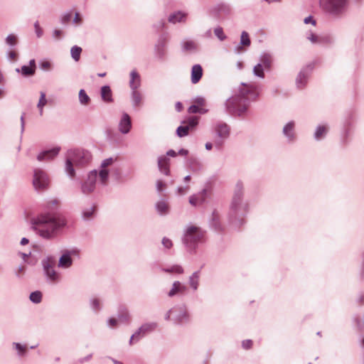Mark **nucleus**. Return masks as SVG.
<instances>
[{
	"label": "nucleus",
	"mask_w": 364,
	"mask_h": 364,
	"mask_svg": "<svg viewBox=\"0 0 364 364\" xmlns=\"http://www.w3.org/2000/svg\"><path fill=\"white\" fill-rule=\"evenodd\" d=\"M97 177V171L96 170L91 171L88 173L87 180L81 184V191L82 193L88 195L94 191Z\"/></svg>",
	"instance_id": "nucleus-11"
},
{
	"label": "nucleus",
	"mask_w": 364,
	"mask_h": 364,
	"mask_svg": "<svg viewBox=\"0 0 364 364\" xmlns=\"http://www.w3.org/2000/svg\"><path fill=\"white\" fill-rule=\"evenodd\" d=\"M30 300L34 304H38L42 300V294L39 291H36L30 294Z\"/></svg>",
	"instance_id": "nucleus-38"
},
{
	"label": "nucleus",
	"mask_w": 364,
	"mask_h": 364,
	"mask_svg": "<svg viewBox=\"0 0 364 364\" xmlns=\"http://www.w3.org/2000/svg\"><path fill=\"white\" fill-rule=\"evenodd\" d=\"M172 320L174 323L181 325L190 321V315L185 305H178L174 306V313Z\"/></svg>",
	"instance_id": "nucleus-10"
},
{
	"label": "nucleus",
	"mask_w": 364,
	"mask_h": 364,
	"mask_svg": "<svg viewBox=\"0 0 364 364\" xmlns=\"http://www.w3.org/2000/svg\"><path fill=\"white\" fill-rule=\"evenodd\" d=\"M49 182V177L43 170L40 168L34 170L33 184L36 190H44L47 188Z\"/></svg>",
	"instance_id": "nucleus-8"
},
{
	"label": "nucleus",
	"mask_w": 364,
	"mask_h": 364,
	"mask_svg": "<svg viewBox=\"0 0 364 364\" xmlns=\"http://www.w3.org/2000/svg\"><path fill=\"white\" fill-rule=\"evenodd\" d=\"M198 124V117H189L182 122V124L176 129V134L179 137H184L188 135L189 132L193 130Z\"/></svg>",
	"instance_id": "nucleus-9"
},
{
	"label": "nucleus",
	"mask_w": 364,
	"mask_h": 364,
	"mask_svg": "<svg viewBox=\"0 0 364 364\" xmlns=\"http://www.w3.org/2000/svg\"><path fill=\"white\" fill-rule=\"evenodd\" d=\"M157 212L162 215H167L169 212V205L166 200H161L156 203Z\"/></svg>",
	"instance_id": "nucleus-24"
},
{
	"label": "nucleus",
	"mask_w": 364,
	"mask_h": 364,
	"mask_svg": "<svg viewBox=\"0 0 364 364\" xmlns=\"http://www.w3.org/2000/svg\"><path fill=\"white\" fill-rule=\"evenodd\" d=\"M90 305L95 311H99L101 309V302L98 298H92L90 299Z\"/></svg>",
	"instance_id": "nucleus-40"
},
{
	"label": "nucleus",
	"mask_w": 364,
	"mask_h": 364,
	"mask_svg": "<svg viewBox=\"0 0 364 364\" xmlns=\"http://www.w3.org/2000/svg\"><path fill=\"white\" fill-rule=\"evenodd\" d=\"M173 313H174V306L166 312V314H165V319L166 321H169L171 319L172 320Z\"/></svg>",
	"instance_id": "nucleus-55"
},
{
	"label": "nucleus",
	"mask_w": 364,
	"mask_h": 364,
	"mask_svg": "<svg viewBox=\"0 0 364 364\" xmlns=\"http://www.w3.org/2000/svg\"><path fill=\"white\" fill-rule=\"evenodd\" d=\"M169 164L170 159L166 156L162 155L158 158V166L159 171L166 176L169 175L170 173Z\"/></svg>",
	"instance_id": "nucleus-20"
},
{
	"label": "nucleus",
	"mask_w": 364,
	"mask_h": 364,
	"mask_svg": "<svg viewBox=\"0 0 364 364\" xmlns=\"http://www.w3.org/2000/svg\"><path fill=\"white\" fill-rule=\"evenodd\" d=\"M63 218L56 214L45 213L31 221V228L45 239L53 238L58 231L65 225Z\"/></svg>",
	"instance_id": "nucleus-1"
},
{
	"label": "nucleus",
	"mask_w": 364,
	"mask_h": 364,
	"mask_svg": "<svg viewBox=\"0 0 364 364\" xmlns=\"http://www.w3.org/2000/svg\"><path fill=\"white\" fill-rule=\"evenodd\" d=\"M252 341L251 340H246V341H242V347L245 348V349H249L251 348L252 346Z\"/></svg>",
	"instance_id": "nucleus-59"
},
{
	"label": "nucleus",
	"mask_w": 364,
	"mask_h": 364,
	"mask_svg": "<svg viewBox=\"0 0 364 364\" xmlns=\"http://www.w3.org/2000/svg\"><path fill=\"white\" fill-rule=\"evenodd\" d=\"M42 264L47 277L53 282L58 281L59 275L54 269V262L50 259H45L42 261Z\"/></svg>",
	"instance_id": "nucleus-12"
},
{
	"label": "nucleus",
	"mask_w": 364,
	"mask_h": 364,
	"mask_svg": "<svg viewBox=\"0 0 364 364\" xmlns=\"http://www.w3.org/2000/svg\"><path fill=\"white\" fill-rule=\"evenodd\" d=\"M130 77L131 79L129 83L131 88L132 90L137 89L140 85V76L139 73L136 71L133 70L130 74Z\"/></svg>",
	"instance_id": "nucleus-28"
},
{
	"label": "nucleus",
	"mask_w": 364,
	"mask_h": 364,
	"mask_svg": "<svg viewBox=\"0 0 364 364\" xmlns=\"http://www.w3.org/2000/svg\"><path fill=\"white\" fill-rule=\"evenodd\" d=\"M188 189H189L188 186L178 187L177 188V193L178 195H184L185 193H186L188 192Z\"/></svg>",
	"instance_id": "nucleus-56"
},
{
	"label": "nucleus",
	"mask_w": 364,
	"mask_h": 364,
	"mask_svg": "<svg viewBox=\"0 0 364 364\" xmlns=\"http://www.w3.org/2000/svg\"><path fill=\"white\" fill-rule=\"evenodd\" d=\"M40 66L44 70H49L51 68V63L48 60H44L41 63Z\"/></svg>",
	"instance_id": "nucleus-51"
},
{
	"label": "nucleus",
	"mask_w": 364,
	"mask_h": 364,
	"mask_svg": "<svg viewBox=\"0 0 364 364\" xmlns=\"http://www.w3.org/2000/svg\"><path fill=\"white\" fill-rule=\"evenodd\" d=\"M6 41L8 44L14 46L17 43L18 40L16 36L11 34L6 38Z\"/></svg>",
	"instance_id": "nucleus-47"
},
{
	"label": "nucleus",
	"mask_w": 364,
	"mask_h": 364,
	"mask_svg": "<svg viewBox=\"0 0 364 364\" xmlns=\"http://www.w3.org/2000/svg\"><path fill=\"white\" fill-rule=\"evenodd\" d=\"M73 255H78V250H65L59 259L58 267L64 269L71 267L73 264V259L71 257Z\"/></svg>",
	"instance_id": "nucleus-13"
},
{
	"label": "nucleus",
	"mask_w": 364,
	"mask_h": 364,
	"mask_svg": "<svg viewBox=\"0 0 364 364\" xmlns=\"http://www.w3.org/2000/svg\"><path fill=\"white\" fill-rule=\"evenodd\" d=\"M186 18V14L181 13V12H177L172 15H171L168 18V21L173 23H176V22H181L184 21Z\"/></svg>",
	"instance_id": "nucleus-30"
},
{
	"label": "nucleus",
	"mask_w": 364,
	"mask_h": 364,
	"mask_svg": "<svg viewBox=\"0 0 364 364\" xmlns=\"http://www.w3.org/2000/svg\"><path fill=\"white\" fill-rule=\"evenodd\" d=\"M34 27L37 36L40 38L43 35V29L41 28L38 21L34 23Z\"/></svg>",
	"instance_id": "nucleus-52"
},
{
	"label": "nucleus",
	"mask_w": 364,
	"mask_h": 364,
	"mask_svg": "<svg viewBox=\"0 0 364 364\" xmlns=\"http://www.w3.org/2000/svg\"><path fill=\"white\" fill-rule=\"evenodd\" d=\"M204 232L193 225H188L184 230L183 243L188 251H194L203 242Z\"/></svg>",
	"instance_id": "nucleus-4"
},
{
	"label": "nucleus",
	"mask_w": 364,
	"mask_h": 364,
	"mask_svg": "<svg viewBox=\"0 0 364 364\" xmlns=\"http://www.w3.org/2000/svg\"><path fill=\"white\" fill-rule=\"evenodd\" d=\"M132 100L134 106H139L142 101V95L141 92H132Z\"/></svg>",
	"instance_id": "nucleus-39"
},
{
	"label": "nucleus",
	"mask_w": 364,
	"mask_h": 364,
	"mask_svg": "<svg viewBox=\"0 0 364 364\" xmlns=\"http://www.w3.org/2000/svg\"><path fill=\"white\" fill-rule=\"evenodd\" d=\"M91 154L85 150H70L68 152L65 161V171L71 178L75 175L74 165L76 166H84L91 161Z\"/></svg>",
	"instance_id": "nucleus-2"
},
{
	"label": "nucleus",
	"mask_w": 364,
	"mask_h": 364,
	"mask_svg": "<svg viewBox=\"0 0 364 364\" xmlns=\"http://www.w3.org/2000/svg\"><path fill=\"white\" fill-rule=\"evenodd\" d=\"M95 209H96V206L95 205H92V206L89 207V208H85L82 210V218L84 220H90V219H91L93 217L94 214H95Z\"/></svg>",
	"instance_id": "nucleus-31"
},
{
	"label": "nucleus",
	"mask_w": 364,
	"mask_h": 364,
	"mask_svg": "<svg viewBox=\"0 0 364 364\" xmlns=\"http://www.w3.org/2000/svg\"><path fill=\"white\" fill-rule=\"evenodd\" d=\"M161 270L166 273H176V274H182L183 273V269L180 265H173L169 268H162Z\"/></svg>",
	"instance_id": "nucleus-35"
},
{
	"label": "nucleus",
	"mask_w": 364,
	"mask_h": 364,
	"mask_svg": "<svg viewBox=\"0 0 364 364\" xmlns=\"http://www.w3.org/2000/svg\"><path fill=\"white\" fill-rule=\"evenodd\" d=\"M73 21L75 24H80L82 23V18L79 13H75Z\"/></svg>",
	"instance_id": "nucleus-62"
},
{
	"label": "nucleus",
	"mask_w": 364,
	"mask_h": 364,
	"mask_svg": "<svg viewBox=\"0 0 364 364\" xmlns=\"http://www.w3.org/2000/svg\"><path fill=\"white\" fill-rule=\"evenodd\" d=\"M248 94L257 95L258 92H237L226 101L227 111L238 116L245 113L249 105Z\"/></svg>",
	"instance_id": "nucleus-3"
},
{
	"label": "nucleus",
	"mask_w": 364,
	"mask_h": 364,
	"mask_svg": "<svg viewBox=\"0 0 364 364\" xmlns=\"http://www.w3.org/2000/svg\"><path fill=\"white\" fill-rule=\"evenodd\" d=\"M72 17V13H67L65 15H63L61 18V22L64 24L68 23Z\"/></svg>",
	"instance_id": "nucleus-54"
},
{
	"label": "nucleus",
	"mask_w": 364,
	"mask_h": 364,
	"mask_svg": "<svg viewBox=\"0 0 364 364\" xmlns=\"http://www.w3.org/2000/svg\"><path fill=\"white\" fill-rule=\"evenodd\" d=\"M244 186L242 181H237L230 205L231 217L237 218L247 210V205L242 201Z\"/></svg>",
	"instance_id": "nucleus-5"
},
{
	"label": "nucleus",
	"mask_w": 364,
	"mask_h": 364,
	"mask_svg": "<svg viewBox=\"0 0 364 364\" xmlns=\"http://www.w3.org/2000/svg\"><path fill=\"white\" fill-rule=\"evenodd\" d=\"M189 168L194 173H200L204 169L203 163L196 157H190L188 159Z\"/></svg>",
	"instance_id": "nucleus-21"
},
{
	"label": "nucleus",
	"mask_w": 364,
	"mask_h": 364,
	"mask_svg": "<svg viewBox=\"0 0 364 364\" xmlns=\"http://www.w3.org/2000/svg\"><path fill=\"white\" fill-rule=\"evenodd\" d=\"M207 196L208 190L204 188L198 193L190 196L189 203L193 206L201 205L205 201Z\"/></svg>",
	"instance_id": "nucleus-17"
},
{
	"label": "nucleus",
	"mask_w": 364,
	"mask_h": 364,
	"mask_svg": "<svg viewBox=\"0 0 364 364\" xmlns=\"http://www.w3.org/2000/svg\"><path fill=\"white\" fill-rule=\"evenodd\" d=\"M240 43L242 46H249L250 45L249 34L246 31H243L242 33Z\"/></svg>",
	"instance_id": "nucleus-42"
},
{
	"label": "nucleus",
	"mask_w": 364,
	"mask_h": 364,
	"mask_svg": "<svg viewBox=\"0 0 364 364\" xmlns=\"http://www.w3.org/2000/svg\"><path fill=\"white\" fill-rule=\"evenodd\" d=\"M9 56L11 60H15L17 58V53L14 50H11L9 52Z\"/></svg>",
	"instance_id": "nucleus-64"
},
{
	"label": "nucleus",
	"mask_w": 364,
	"mask_h": 364,
	"mask_svg": "<svg viewBox=\"0 0 364 364\" xmlns=\"http://www.w3.org/2000/svg\"><path fill=\"white\" fill-rule=\"evenodd\" d=\"M305 23H311L313 25H316V21L312 18L311 16H308L304 19Z\"/></svg>",
	"instance_id": "nucleus-63"
},
{
	"label": "nucleus",
	"mask_w": 364,
	"mask_h": 364,
	"mask_svg": "<svg viewBox=\"0 0 364 364\" xmlns=\"http://www.w3.org/2000/svg\"><path fill=\"white\" fill-rule=\"evenodd\" d=\"M200 271L193 272L188 279V284L193 291H196L199 286Z\"/></svg>",
	"instance_id": "nucleus-23"
},
{
	"label": "nucleus",
	"mask_w": 364,
	"mask_h": 364,
	"mask_svg": "<svg viewBox=\"0 0 364 364\" xmlns=\"http://www.w3.org/2000/svg\"><path fill=\"white\" fill-rule=\"evenodd\" d=\"M214 33L220 41H223L226 37L223 33V28L220 27L215 28Z\"/></svg>",
	"instance_id": "nucleus-46"
},
{
	"label": "nucleus",
	"mask_w": 364,
	"mask_h": 364,
	"mask_svg": "<svg viewBox=\"0 0 364 364\" xmlns=\"http://www.w3.org/2000/svg\"><path fill=\"white\" fill-rule=\"evenodd\" d=\"M183 48L186 52H192L196 50L197 44L193 41H186L183 43Z\"/></svg>",
	"instance_id": "nucleus-32"
},
{
	"label": "nucleus",
	"mask_w": 364,
	"mask_h": 364,
	"mask_svg": "<svg viewBox=\"0 0 364 364\" xmlns=\"http://www.w3.org/2000/svg\"><path fill=\"white\" fill-rule=\"evenodd\" d=\"M284 136L287 139L288 142L291 143L296 139L295 122L290 121L287 123L282 129Z\"/></svg>",
	"instance_id": "nucleus-14"
},
{
	"label": "nucleus",
	"mask_w": 364,
	"mask_h": 364,
	"mask_svg": "<svg viewBox=\"0 0 364 364\" xmlns=\"http://www.w3.org/2000/svg\"><path fill=\"white\" fill-rule=\"evenodd\" d=\"M48 103H52V101L46 100L45 93L41 92V97L37 105V107L39 109L40 115L43 114V108Z\"/></svg>",
	"instance_id": "nucleus-33"
},
{
	"label": "nucleus",
	"mask_w": 364,
	"mask_h": 364,
	"mask_svg": "<svg viewBox=\"0 0 364 364\" xmlns=\"http://www.w3.org/2000/svg\"><path fill=\"white\" fill-rule=\"evenodd\" d=\"M114 162V159L110 157L105 159L101 164V168H107V166H111Z\"/></svg>",
	"instance_id": "nucleus-48"
},
{
	"label": "nucleus",
	"mask_w": 364,
	"mask_h": 364,
	"mask_svg": "<svg viewBox=\"0 0 364 364\" xmlns=\"http://www.w3.org/2000/svg\"><path fill=\"white\" fill-rule=\"evenodd\" d=\"M36 71V62L35 60L30 61L29 66L23 65L21 67V73L24 76H31L34 75Z\"/></svg>",
	"instance_id": "nucleus-26"
},
{
	"label": "nucleus",
	"mask_w": 364,
	"mask_h": 364,
	"mask_svg": "<svg viewBox=\"0 0 364 364\" xmlns=\"http://www.w3.org/2000/svg\"><path fill=\"white\" fill-rule=\"evenodd\" d=\"M306 38L314 44L323 43L328 41L327 37L319 36L312 32H309L306 34Z\"/></svg>",
	"instance_id": "nucleus-25"
},
{
	"label": "nucleus",
	"mask_w": 364,
	"mask_h": 364,
	"mask_svg": "<svg viewBox=\"0 0 364 364\" xmlns=\"http://www.w3.org/2000/svg\"><path fill=\"white\" fill-rule=\"evenodd\" d=\"M188 111L189 113H192V114H195V113L205 114L206 112H208V109L206 108L198 107V105H196L195 104L190 106Z\"/></svg>",
	"instance_id": "nucleus-36"
},
{
	"label": "nucleus",
	"mask_w": 364,
	"mask_h": 364,
	"mask_svg": "<svg viewBox=\"0 0 364 364\" xmlns=\"http://www.w3.org/2000/svg\"><path fill=\"white\" fill-rule=\"evenodd\" d=\"M132 128V121L129 115L123 113L122 118L119 122V130L123 134H127L130 132Z\"/></svg>",
	"instance_id": "nucleus-15"
},
{
	"label": "nucleus",
	"mask_w": 364,
	"mask_h": 364,
	"mask_svg": "<svg viewBox=\"0 0 364 364\" xmlns=\"http://www.w3.org/2000/svg\"><path fill=\"white\" fill-rule=\"evenodd\" d=\"M102 100L105 102L112 101V92H100Z\"/></svg>",
	"instance_id": "nucleus-53"
},
{
	"label": "nucleus",
	"mask_w": 364,
	"mask_h": 364,
	"mask_svg": "<svg viewBox=\"0 0 364 364\" xmlns=\"http://www.w3.org/2000/svg\"><path fill=\"white\" fill-rule=\"evenodd\" d=\"M161 242H162V245H164V247L166 249H170L173 246L172 241L167 237H164L162 239Z\"/></svg>",
	"instance_id": "nucleus-49"
},
{
	"label": "nucleus",
	"mask_w": 364,
	"mask_h": 364,
	"mask_svg": "<svg viewBox=\"0 0 364 364\" xmlns=\"http://www.w3.org/2000/svg\"><path fill=\"white\" fill-rule=\"evenodd\" d=\"M79 100L82 105H87L90 102V97L87 92H79Z\"/></svg>",
	"instance_id": "nucleus-44"
},
{
	"label": "nucleus",
	"mask_w": 364,
	"mask_h": 364,
	"mask_svg": "<svg viewBox=\"0 0 364 364\" xmlns=\"http://www.w3.org/2000/svg\"><path fill=\"white\" fill-rule=\"evenodd\" d=\"M306 81V76L304 73H300L296 78V82L297 84H304Z\"/></svg>",
	"instance_id": "nucleus-50"
},
{
	"label": "nucleus",
	"mask_w": 364,
	"mask_h": 364,
	"mask_svg": "<svg viewBox=\"0 0 364 364\" xmlns=\"http://www.w3.org/2000/svg\"><path fill=\"white\" fill-rule=\"evenodd\" d=\"M14 346H15L16 349L19 351L20 353H23L25 352V347L21 346L18 343H14Z\"/></svg>",
	"instance_id": "nucleus-60"
},
{
	"label": "nucleus",
	"mask_w": 364,
	"mask_h": 364,
	"mask_svg": "<svg viewBox=\"0 0 364 364\" xmlns=\"http://www.w3.org/2000/svg\"><path fill=\"white\" fill-rule=\"evenodd\" d=\"M203 76V68L200 65H194L191 69V81L196 84Z\"/></svg>",
	"instance_id": "nucleus-22"
},
{
	"label": "nucleus",
	"mask_w": 364,
	"mask_h": 364,
	"mask_svg": "<svg viewBox=\"0 0 364 364\" xmlns=\"http://www.w3.org/2000/svg\"><path fill=\"white\" fill-rule=\"evenodd\" d=\"M156 322L146 323L141 325L138 330L131 336L129 340V345H133L134 342H138L141 338L144 337L146 334L154 331L157 328Z\"/></svg>",
	"instance_id": "nucleus-7"
},
{
	"label": "nucleus",
	"mask_w": 364,
	"mask_h": 364,
	"mask_svg": "<svg viewBox=\"0 0 364 364\" xmlns=\"http://www.w3.org/2000/svg\"><path fill=\"white\" fill-rule=\"evenodd\" d=\"M319 4L326 12L338 16L346 11L348 0H320Z\"/></svg>",
	"instance_id": "nucleus-6"
},
{
	"label": "nucleus",
	"mask_w": 364,
	"mask_h": 364,
	"mask_svg": "<svg viewBox=\"0 0 364 364\" xmlns=\"http://www.w3.org/2000/svg\"><path fill=\"white\" fill-rule=\"evenodd\" d=\"M165 187V183L162 181H157L156 182V189L159 192H161Z\"/></svg>",
	"instance_id": "nucleus-58"
},
{
	"label": "nucleus",
	"mask_w": 364,
	"mask_h": 364,
	"mask_svg": "<svg viewBox=\"0 0 364 364\" xmlns=\"http://www.w3.org/2000/svg\"><path fill=\"white\" fill-rule=\"evenodd\" d=\"M108 326L111 328H113L114 326H116V325L117 324V320L114 318H110L108 321Z\"/></svg>",
	"instance_id": "nucleus-61"
},
{
	"label": "nucleus",
	"mask_w": 364,
	"mask_h": 364,
	"mask_svg": "<svg viewBox=\"0 0 364 364\" xmlns=\"http://www.w3.org/2000/svg\"><path fill=\"white\" fill-rule=\"evenodd\" d=\"M63 36V32L61 30L56 29L53 31V37L55 39H60L62 38Z\"/></svg>",
	"instance_id": "nucleus-57"
},
{
	"label": "nucleus",
	"mask_w": 364,
	"mask_h": 364,
	"mask_svg": "<svg viewBox=\"0 0 364 364\" xmlns=\"http://www.w3.org/2000/svg\"><path fill=\"white\" fill-rule=\"evenodd\" d=\"M328 131V127L327 125H319L316 127L314 132V138L316 140H321L323 139Z\"/></svg>",
	"instance_id": "nucleus-27"
},
{
	"label": "nucleus",
	"mask_w": 364,
	"mask_h": 364,
	"mask_svg": "<svg viewBox=\"0 0 364 364\" xmlns=\"http://www.w3.org/2000/svg\"><path fill=\"white\" fill-rule=\"evenodd\" d=\"M60 148L58 147L45 150L38 155L37 159L39 161H48L52 160L58 154Z\"/></svg>",
	"instance_id": "nucleus-16"
},
{
	"label": "nucleus",
	"mask_w": 364,
	"mask_h": 364,
	"mask_svg": "<svg viewBox=\"0 0 364 364\" xmlns=\"http://www.w3.org/2000/svg\"><path fill=\"white\" fill-rule=\"evenodd\" d=\"M119 320L121 322L129 323L130 321V316L127 310L122 311L119 314Z\"/></svg>",
	"instance_id": "nucleus-41"
},
{
	"label": "nucleus",
	"mask_w": 364,
	"mask_h": 364,
	"mask_svg": "<svg viewBox=\"0 0 364 364\" xmlns=\"http://www.w3.org/2000/svg\"><path fill=\"white\" fill-rule=\"evenodd\" d=\"M193 104L200 107H205L206 105L205 100L203 97H197L193 100Z\"/></svg>",
	"instance_id": "nucleus-45"
},
{
	"label": "nucleus",
	"mask_w": 364,
	"mask_h": 364,
	"mask_svg": "<svg viewBox=\"0 0 364 364\" xmlns=\"http://www.w3.org/2000/svg\"><path fill=\"white\" fill-rule=\"evenodd\" d=\"M272 58L269 55H264L261 58V63L265 69L269 70L272 67Z\"/></svg>",
	"instance_id": "nucleus-34"
},
{
	"label": "nucleus",
	"mask_w": 364,
	"mask_h": 364,
	"mask_svg": "<svg viewBox=\"0 0 364 364\" xmlns=\"http://www.w3.org/2000/svg\"><path fill=\"white\" fill-rule=\"evenodd\" d=\"M100 182L103 186H107L109 179V171L107 168H101V170L99 172Z\"/></svg>",
	"instance_id": "nucleus-29"
},
{
	"label": "nucleus",
	"mask_w": 364,
	"mask_h": 364,
	"mask_svg": "<svg viewBox=\"0 0 364 364\" xmlns=\"http://www.w3.org/2000/svg\"><path fill=\"white\" fill-rule=\"evenodd\" d=\"M72 58L75 60L78 61L80 58V54L82 53V48L79 46H75L72 47L71 50Z\"/></svg>",
	"instance_id": "nucleus-37"
},
{
	"label": "nucleus",
	"mask_w": 364,
	"mask_h": 364,
	"mask_svg": "<svg viewBox=\"0 0 364 364\" xmlns=\"http://www.w3.org/2000/svg\"><path fill=\"white\" fill-rule=\"evenodd\" d=\"M254 73L255 75L263 78L264 77V73L263 71V66L262 64L259 63L254 68Z\"/></svg>",
	"instance_id": "nucleus-43"
},
{
	"label": "nucleus",
	"mask_w": 364,
	"mask_h": 364,
	"mask_svg": "<svg viewBox=\"0 0 364 364\" xmlns=\"http://www.w3.org/2000/svg\"><path fill=\"white\" fill-rule=\"evenodd\" d=\"M214 130L217 136L222 139H225L230 135V127L229 126L223 122H218L215 124Z\"/></svg>",
	"instance_id": "nucleus-18"
},
{
	"label": "nucleus",
	"mask_w": 364,
	"mask_h": 364,
	"mask_svg": "<svg viewBox=\"0 0 364 364\" xmlns=\"http://www.w3.org/2000/svg\"><path fill=\"white\" fill-rule=\"evenodd\" d=\"M186 291L187 287L186 285H184L179 281H176L173 283L171 289L168 292V296L169 297H173L178 294H183L186 293Z\"/></svg>",
	"instance_id": "nucleus-19"
}]
</instances>
